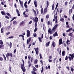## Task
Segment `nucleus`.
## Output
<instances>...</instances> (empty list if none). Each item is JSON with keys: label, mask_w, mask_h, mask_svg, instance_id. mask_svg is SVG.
Returning <instances> with one entry per match:
<instances>
[{"label": "nucleus", "mask_w": 74, "mask_h": 74, "mask_svg": "<svg viewBox=\"0 0 74 74\" xmlns=\"http://www.w3.org/2000/svg\"><path fill=\"white\" fill-rule=\"evenodd\" d=\"M49 18V15L47 14L46 16V18L47 19H48Z\"/></svg>", "instance_id": "c85d7f7f"}, {"label": "nucleus", "mask_w": 74, "mask_h": 74, "mask_svg": "<svg viewBox=\"0 0 74 74\" xmlns=\"http://www.w3.org/2000/svg\"><path fill=\"white\" fill-rule=\"evenodd\" d=\"M2 60H3V58L2 57H0V61H2Z\"/></svg>", "instance_id": "a19ab883"}, {"label": "nucleus", "mask_w": 74, "mask_h": 74, "mask_svg": "<svg viewBox=\"0 0 74 74\" xmlns=\"http://www.w3.org/2000/svg\"><path fill=\"white\" fill-rule=\"evenodd\" d=\"M10 56V53H7L6 55V56L7 58H8V57Z\"/></svg>", "instance_id": "aec40b11"}, {"label": "nucleus", "mask_w": 74, "mask_h": 74, "mask_svg": "<svg viewBox=\"0 0 74 74\" xmlns=\"http://www.w3.org/2000/svg\"><path fill=\"white\" fill-rule=\"evenodd\" d=\"M73 32H72V33H71L69 34H68V36H70L71 37H72L73 36Z\"/></svg>", "instance_id": "6ab92c4d"}, {"label": "nucleus", "mask_w": 74, "mask_h": 74, "mask_svg": "<svg viewBox=\"0 0 74 74\" xmlns=\"http://www.w3.org/2000/svg\"><path fill=\"white\" fill-rule=\"evenodd\" d=\"M50 43V42H48L47 43L46 45V47H48V46H49V45Z\"/></svg>", "instance_id": "393cba45"}, {"label": "nucleus", "mask_w": 74, "mask_h": 74, "mask_svg": "<svg viewBox=\"0 0 74 74\" xmlns=\"http://www.w3.org/2000/svg\"><path fill=\"white\" fill-rule=\"evenodd\" d=\"M59 25L58 24H56L54 27L53 28L51 29V28H49L48 30V32L50 33V34H53L54 32L56 30V29H57V27Z\"/></svg>", "instance_id": "f257e3e1"}, {"label": "nucleus", "mask_w": 74, "mask_h": 74, "mask_svg": "<svg viewBox=\"0 0 74 74\" xmlns=\"http://www.w3.org/2000/svg\"><path fill=\"white\" fill-rule=\"evenodd\" d=\"M27 36L28 37H29V36H30V31L29 30H27Z\"/></svg>", "instance_id": "20e7f679"}, {"label": "nucleus", "mask_w": 74, "mask_h": 74, "mask_svg": "<svg viewBox=\"0 0 74 74\" xmlns=\"http://www.w3.org/2000/svg\"><path fill=\"white\" fill-rule=\"evenodd\" d=\"M67 59H68V57L66 56L65 58V60H67Z\"/></svg>", "instance_id": "603ef678"}, {"label": "nucleus", "mask_w": 74, "mask_h": 74, "mask_svg": "<svg viewBox=\"0 0 74 74\" xmlns=\"http://www.w3.org/2000/svg\"><path fill=\"white\" fill-rule=\"evenodd\" d=\"M25 23L24 21H22L20 23V25L21 26H25Z\"/></svg>", "instance_id": "39448f33"}, {"label": "nucleus", "mask_w": 74, "mask_h": 74, "mask_svg": "<svg viewBox=\"0 0 74 74\" xmlns=\"http://www.w3.org/2000/svg\"><path fill=\"white\" fill-rule=\"evenodd\" d=\"M37 22H36L35 24V27H37Z\"/></svg>", "instance_id": "72a5a7b5"}, {"label": "nucleus", "mask_w": 74, "mask_h": 74, "mask_svg": "<svg viewBox=\"0 0 74 74\" xmlns=\"http://www.w3.org/2000/svg\"><path fill=\"white\" fill-rule=\"evenodd\" d=\"M37 62H38V60H37L36 59L35 60L34 62V64H37Z\"/></svg>", "instance_id": "cd10ccee"}, {"label": "nucleus", "mask_w": 74, "mask_h": 74, "mask_svg": "<svg viewBox=\"0 0 74 74\" xmlns=\"http://www.w3.org/2000/svg\"><path fill=\"white\" fill-rule=\"evenodd\" d=\"M32 11L33 12H34V15L36 16H37V12H36V11H35L34 9H32Z\"/></svg>", "instance_id": "ddd939ff"}, {"label": "nucleus", "mask_w": 74, "mask_h": 74, "mask_svg": "<svg viewBox=\"0 0 74 74\" xmlns=\"http://www.w3.org/2000/svg\"><path fill=\"white\" fill-rule=\"evenodd\" d=\"M4 30V28H3V27H2L1 28V33H3V30Z\"/></svg>", "instance_id": "4be33fe9"}, {"label": "nucleus", "mask_w": 74, "mask_h": 74, "mask_svg": "<svg viewBox=\"0 0 74 74\" xmlns=\"http://www.w3.org/2000/svg\"><path fill=\"white\" fill-rule=\"evenodd\" d=\"M51 22V21H49L47 22V24L48 25H50V23Z\"/></svg>", "instance_id": "de8ad7c7"}, {"label": "nucleus", "mask_w": 74, "mask_h": 74, "mask_svg": "<svg viewBox=\"0 0 74 74\" xmlns=\"http://www.w3.org/2000/svg\"><path fill=\"white\" fill-rule=\"evenodd\" d=\"M55 23H56V24L57 23H58V19H56V21H55Z\"/></svg>", "instance_id": "e2e57ef3"}, {"label": "nucleus", "mask_w": 74, "mask_h": 74, "mask_svg": "<svg viewBox=\"0 0 74 74\" xmlns=\"http://www.w3.org/2000/svg\"><path fill=\"white\" fill-rule=\"evenodd\" d=\"M39 56L40 59H41L42 58V56L41 55V54H40Z\"/></svg>", "instance_id": "5fc2aeb1"}, {"label": "nucleus", "mask_w": 74, "mask_h": 74, "mask_svg": "<svg viewBox=\"0 0 74 74\" xmlns=\"http://www.w3.org/2000/svg\"><path fill=\"white\" fill-rule=\"evenodd\" d=\"M10 47H12V43L11 42H10Z\"/></svg>", "instance_id": "052dcab7"}, {"label": "nucleus", "mask_w": 74, "mask_h": 74, "mask_svg": "<svg viewBox=\"0 0 74 74\" xmlns=\"http://www.w3.org/2000/svg\"><path fill=\"white\" fill-rule=\"evenodd\" d=\"M13 25H16V24H17V22L15 20L13 22Z\"/></svg>", "instance_id": "dca6fc26"}, {"label": "nucleus", "mask_w": 74, "mask_h": 74, "mask_svg": "<svg viewBox=\"0 0 74 74\" xmlns=\"http://www.w3.org/2000/svg\"><path fill=\"white\" fill-rule=\"evenodd\" d=\"M62 39H60L59 40V45H60V44H62Z\"/></svg>", "instance_id": "9b49d317"}, {"label": "nucleus", "mask_w": 74, "mask_h": 74, "mask_svg": "<svg viewBox=\"0 0 74 74\" xmlns=\"http://www.w3.org/2000/svg\"><path fill=\"white\" fill-rule=\"evenodd\" d=\"M68 3V2L67 1L64 4L65 6H67V3Z\"/></svg>", "instance_id": "473e14b6"}, {"label": "nucleus", "mask_w": 74, "mask_h": 74, "mask_svg": "<svg viewBox=\"0 0 74 74\" xmlns=\"http://www.w3.org/2000/svg\"><path fill=\"white\" fill-rule=\"evenodd\" d=\"M53 36L54 37H55V36H58V34L57 32H55V34H53Z\"/></svg>", "instance_id": "f8f14e48"}, {"label": "nucleus", "mask_w": 74, "mask_h": 74, "mask_svg": "<svg viewBox=\"0 0 74 74\" xmlns=\"http://www.w3.org/2000/svg\"><path fill=\"white\" fill-rule=\"evenodd\" d=\"M49 39L50 40H52V37L51 36H50L49 37Z\"/></svg>", "instance_id": "338daca9"}, {"label": "nucleus", "mask_w": 74, "mask_h": 74, "mask_svg": "<svg viewBox=\"0 0 74 74\" xmlns=\"http://www.w3.org/2000/svg\"><path fill=\"white\" fill-rule=\"evenodd\" d=\"M33 57H32L31 59V62H33Z\"/></svg>", "instance_id": "49530a36"}, {"label": "nucleus", "mask_w": 74, "mask_h": 74, "mask_svg": "<svg viewBox=\"0 0 74 74\" xmlns=\"http://www.w3.org/2000/svg\"><path fill=\"white\" fill-rule=\"evenodd\" d=\"M34 4L35 7H37V1H36V0H35V1L34 2Z\"/></svg>", "instance_id": "9d476101"}, {"label": "nucleus", "mask_w": 74, "mask_h": 74, "mask_svg": "<svg viewBox=\"0 0 74 74\" xmlns=\"http://www.w3.org/2000/svg\"><path fill=\"white\" fill-rule=\"evenodd\" d=\"M52 45L53 47H55L56 45L55 44V42H53L52 43Z\"/></svg>", "instance_id": "bb28decb"}, {"label": "nucleus", "mask_w": 74, "mask_h": 74, "mask_svg": "<svg viewBox=\"0 0 74 74\" xmlns=\"http://www.w3.org/2000/svg\"><path fill=\"white\" fill-rule=\"evenodd\" d=\"M14 38V36H12L8 37V38Z\"/></svg>", "instance_id": "8fccbe9b"}, {"label": "nucleus", "mask_w": 74, "mask_h": 74, "mask_svg": "<svg viewBox=\"0 0 74 74\" xmlns=\"http://www.w3.org/2000/svg\"><path fill=\"white\" fill-rule=\"evenodd\" d=\"M31 38H28L27 40H28V41L29 42H30V41H31Z\"/></svg>", "instance_id": "f704fd0d"}, {"label": "nucleus", "mask_w": 74, "mask_h": 74, "mask_svg": "<svg viewBox=\"0 0 74 74\" xmlns=\"http://www.w3.org/2000/svg\"><path fill=\"white\" fill-rule=\"evenodd\" d=\"M33 70L34 71H37V69H36V67H34Z\"/></svg>", "instance_id": "58836bf2"}, {"label": "nucleus", "mask_w": 74, "mask_h": 74, "mask_svg": "<svg viewBox=\"0 0 74 74\" xmlns=\"http://www.w3.org/2000/svg\"><path fill=\"white\" fill-rule=\"evenodd\" d=\"M25 11V12H29V9L27 8L26 9Z\"/></svg>", "instance_id": "13d9d810"}, {"label": "nucleus", "mask_w": 74, "mask_h": 74, "mask_svg": "<svg viewBox=\"0 0 74 74\" xmlns=\"http://www.w3.org/2000/svg\"><path fill=\"white\" fill-rule=\"evenodd\" d=\"M10 34V32H8L6 34V36H8V34Z\"/></svg>", "instance_id": "6e6d98bb"}, {"label": "nucleus", "mask_w": 74, "mask_h": 74, "mask_svg": "<svg viewBox=\"0 0 74 74\" xmlns=\"http://www.w3.org/2000/svg\"><path fill=\"white\" fill-rule=\"evenodd\" d=\"M65 53V51H62V56H64L65 55V54H64Z\"/></svg>", "instance_id": "c756f323"}, {"label": "nucleus", "mask_w": 74, "mask_h": 74, "mask_svg": "<svg viewBox=\"0 0 74 74\" xmlns=\"http://www.w3.org/2000/svg\"><path fill=\"white\" fill-rule=\"evenodd\" d=\"M1 14H2V15H6L4 11H1Z\"/></svg>", "instance_id": "2eb2a0df"}, {"label": "nucleus", "mask_w": 74, "mask_h": 74, "mask_svg": "<svg viewBox=\"0 0 74 74\" xmlns=\"http://www.w3.org/2000/svg\"><path fill=\"white\" fill-rule=\"evenodd\" d=\"M63 36H64V37H66V34H65L64 33H63Z\"/></svg>", "instance_id": "680f3d73"}, {"label": "nucleus", "mask_w": 74, "mask_h": 74, "mask_svg": "<svg viewBox=\"0 0 74 74\" xmlns=\"http://www.w3.org/2000/svg\"><path fill=\"white\" fill-rule=\"evenodd\" d=\"M42 69L41 71V73H42V72H43V71H44V69H43V67H42Z\"/></svg>", "instance_id": "37998d69"}, {"label": "nucleus", "mask_w": 74, "mask_h": 74, "mask_svg": "<svg viewBox=\"0 0 74 74\" xmlns=\"http://www.w3.org/2000/svg\"><path fill=\"white\" fill-rule=\"evenodd\" d=\"M41 14H43V8H41Z\"/></svg>", "instance_id": "ea45409f"}, {"label": "nucleus", "mask_w": 74, "mask_h": 74, "mask_svg": "<svg viewBox=\"0 0 74 74\" xmlns=\"http://www.w3.org/2000/svg\"><path fill=\"white\" fill-rule=\"evenodd\" d=\"M70 41L69 40H67L66 42V43L68 45L70 44Z\"/></svg>", "instance_id": "412c9836"}, {"label": "nucleus", "mask_w": 74, "mask_h": 74, "mask_svg": "<svg viewBox=\"0 0 74 74\" xmlns=\"http://www.w3.org/2000/svg\"><path fill=\"white\" fill-rule=\"evenodd\" d=\"M71 71L72 72H73V71H74V69H73V68L71 67Z\"/></svg>", "instance_id": "a18cd8bd"}, {"label": "nucleus", "mask_w": 74, "mask_h": 74, "mask_svg": "<svg viewBox=\"0 0 74 74\" xmlns=\"http://www.w3.org/2000/svg\"><path fill=\"white\" fill-rule=\"evenodd\" d=\"M0 48L1 49H4V47H0Z\"/></svg>", "instance_id": "c03bdc74"}, {"label": "nucleus", "mask_w": 74, "mask_h": 74, "mask_svg": "<svg viewBox=\"0 0 74 74\" xmlns=\"http://www.w3.org/2000/svg\"><path fill=\"white\" fill-rule=\"evenodd\" d=\"M15 19H16V17H13L10 21V22H12Z\"/></svg>", "instance_id": "5701e85b"}, {"label": "nucleus", "mask_w": 74, "mask_h": 74, "mask_svg": "<svg viewBox=\"0 0 74 74\" xmlns=\"http://www.w3.org/2000/svg\"><path fill=\"white\" fill-rule=\"evenodd\" d=\"M38 38L39 39V41H40V42H42V40H41V39H42V38H41L40 37H38Z\"/></svg>", "instance_id": "2f4dec72"}, {"label": "nucleus", "mask_w": 74, "mask_h": 74, "mask_svg": "<svg viewBox=\"0 0 74 74\" xmlns=\"http://www.w3.org/2000/svg\"><path fill=\"white\" fill-rule=\"evenodd\" d=\"M68 57V58L69 59L70 61H71V60H73L74 59V55L73 54H69Z\"/></svg>", "instance_id": "f03ea898"}, {"label": "nucleus", "mask_w": 74, "mask_h": 74, "mask_svg": "<svg viewBox=\"0 0 74 74\" xmlns=\"http://www.w3.org/2000/svg\"><path fill=\"white\" fill-rule=\"evenodd\" d=\"M22 61L23 62V64H22L21 66H24V61L23 59H22Z\"/></svg>", "instance_id": "c9c22d12"}, {"label": "nucleus", "mask_w": 74, "mask_h": 74, "mask_svg": "<svg viewBox=\"0 0 74 74\" xmlns=\"http://www.w3.org/2000/svg\"><path fill=\"white\" fill-rule=\"evenodd\" d=\"M72 19L73 21H74V14H73V15L72 17Z\"/></svg>", "instance_id": "774afa93"}, {"label": "nucleus", "mask_w": 74, "mask_h": 74, "mask_svg": "<svg viewBox=\"0 0 74 74\" xmlns=\"http://www.w3.org/2000/svg\"><path fill=\"white\" fill-rule=\"evenodd\" d=\"M34 49L36 51V54L38 55V48H37L36 49L34 48Z\"/></svg>", "instance_id": "0eeeda50"}, {"label": "nucleus", "mask_w": 74, "mask_h": 74, "mask_svg": "<svg viewBox=\"0 0 74 74\" xmlns=\"http://www.w3.org/2000/svg\"><path fill=\"white\" fill-rule=\"evenodd\" d=\"M21 68L22 69L23 72H25V71H26V69H25V66H24L21 65Z\"/></svg>", "instance_id": "423d86ee"}, {"label": "nucleus", "mask_w": 74, "mask_h": 74, "mask_svg": "<svg viewBox=\"0 0 74 74\" xmlns=\"http://www.w3.org/2000/svg\"><path fill=\"white\" fill-rule=\"evenodd\" d=\"M48 8L47 7L45 8L44 10L43 14L45 15V13H47L48 12Z\"/></svg>", "instance_id": "7ed1b4c3"}, {"label": "nucleus", "mask_w": 74, "mask_h": 74, "mask_svg": "<svg viewBox=\"0 0 74 74\" xmlns=\"http://www.w3.org/2000/svg\"><path fill=\"white\" fill-rule=\"evenodd\" d=\"M32 21H30L29 22V23H28L29 24V25H30V24H31V23H32Z\"/></svg>", "instance_id": "0e129e2a"}, {"label": "nucleus", "mask_w": 74, "mask_h": 74, "mask_svg": "<svg viewBox=\"0 0 74 74\" xmlns=\"http://www.w3.org/2000/svg\"><path fill=\"white\" fill-rule=\"evenodd\" d=\"M9 53L11 57V58H12V53Z\"/></svg>", "instance_id": "79ce46f5"}, {"label": "nucleus", "mask_w": 74, "mask_h": 74, "mask_svg": "<svg viewBox=\"0 0 74 74\" xmlns=\"http://www.w3.org/2000/svg\"><path fill=\"white\" fill-rule=\"evenodd\" d=\"M9 71H10L11 73H12V71H11V67H10L9 68Z\"/></svg>", "instance_id": "3c124183"}, {"label": "nucleus", "mask_w": 74, "mask_h": 74, "mask_svg": "<svg viewBox=\"0 0 74 74\" xmlns=\"http://www.w3.org/2000/svg\"><path fill=\"white\" fill-rule=\"evenodd\" d=\"M28 58L29 60H30V58H31V56H29Z\"/></svg>", "instance_id": "864d4df0"}, {"label": "nucleus", "mask_w": 74, "mask_h": 74, "mask_svg": "<svg viewBox=\"0 0 74 74\" xmlns=\"http://www.w3.org/2000/svg\"><path fill=\"white\" fill-rule=\"evenodd\" d=\"M32 74H37V73H36L35 72H34L33 71H32Z\"/></svg>", "instance_id": "09e8293b"}, {"label": "nucleus", "mask_w": 74, "mask_h": 74, "mask_svg": "<svg viewBox=\"0 0 74 74\" xmlns=\"http://www.w3.org/2000/svg\"><path fill=\"white\" fill-rule=\"evenodd\" d=\"M19 1L20 4L21 5L22 8H23V2L22 1H21V0H19Z\"/></svg>", "instance_id": "6e6552de"}, {"label": "nucleus", "mask_w": 74, "mask_h": 74, "mask_svg": "<svg viewBox=\"0 0 74 74\" xmlns=\"http://www.w3.org/2000/svg\"><path fill=\"white\" fill-rule=\"evenodd\" d=\"M6 15H8L9 17H10V18H11V14H10L9 13L7 12L6 13Z\"/></svg>", "instance_id": "f3484780"}, {"label": "nucleus", "mask_w": 74, "mask_h": 74, "mask_svg": "<svg viewBox=\"0 0 74 74\" xmlns=\"http://www.w3.org/2000/svg\"><path fill=\"white\" fill-rule=\"evenodd\" d=\"M46 3H47V6L48 7L49 6V2L48 1H47Z\"/></svg>", "instance_id": "7c9ffc66"}, {"label": "nucleus", "mask_w": 74, "mask_h": 74, "mask_svg": "<svg viewBox=\"0 0 74 74\" xmlns=\"http://www.w3.org/2000/svg\"><path fill=\"white\" fill-rule=\"evenodd\" d=\"M16 12L17 14H18L19 13V11L18 9H16Z\"/></svg>", "instance_id": "4c0bfd02"}, {"label": "nucleus", "mask_w": 74, "mask_h": 74, "mask_svg": "<svg viewBox=\"0 0 74 74\" xmlns=\"http://www.w3.org/2000/svg\"><path fill=\"white\" fill-rule=\"evenodd\" d=\"M72 12H73V9H69V15H70V14H71V13H72Z\"/></svg>", "instance_id": "4468645a"}, {"label": "nucleus", "mask_w": 74, "mask_h": 74, "mask_svg": "<svg viewBox=\"0 0 74 74\" xmlns=\"http://www.w3.org/2000/svg\"><path fill=\"white\" fill-rule=\"evenodd\" d=\"M24 15V17H25V18H27V17H28V16L27 15L25 14Z\"/></svg>", "instance_id": "bf43d9fd"}, {"label": "nucleus", "mask_w": 74, "mask_h": 74, "mask_svg": "<svg viewBox=\"0 0 74 74\" xmlns=\"http://www.w3.org/2000/svg\"><path fill=\"white\" fill-rule=\"evenodd\" d=\"M34 21L35 22H38V18L37 17H36L35 18V19H34Z\"/></svg>", "instance_id": "1a4fd4ad"}, {"label": "nucleus", "mask_w": 74, "mask_h": 74, "mask_svg": "<svg viewBox=\"0 0 74 74\" xmlns=\"http://www.w3.org/2000/svg\"><path fill=\"white\" fill-rule=\"evenodd\" d=\"M69 29L70 31H71V30H73V28L71 27V28H70Z\"/></svg>", "instance_id": "69168bd1"}, {"label": "nucleus", "mask_w": 74, "mask_h": 74, "mask_svg": "<svg viewBox=\"0 0 74 74\" xmlns=\"http://www.w3.org/2000/svg\"><path fill=\"white\" fill-rule=\"evenodd\" d=\"M34 37H37V34L36 33H35L34 34Z\"/></svg>", "instance_id": "4d7b16f0"}, {"label": "nucleus", "mask_w": 74, "mask_h": 74, "mask_svg": "<svg viewBox=\"0 0 74 74\" xmlns=\"http://www.w3.org/2000/svg\"><path fill=\"white\" fill-rule=\"evenodd\" d=\"M54 7H55V4H52V10H53H53H54Z\"/></svg>", "instance_id": "b1692460"}, {"label": "nucleus", "mask_w": 74, "mask_h": 74, "mask_svg": "<svg viewBox=\"0 0 74 74\" xmlns=\"http://www.w3.org/2000/svg\"><path fill=\"white\" fill-rule=\"evenodd\" d=\"M28 62L29 64V67H31V66H32V63H30V60L28 61Z\"/></svg>", "instance_id": "a211bd4d"}, {"label": "nucleus", "mask_w": 74, "mask_h": 74, "mask_svg": "<svg viewBox=\"0 0 74 74\" xmlns=\"http://www.w3.org/2000/svg\"><path fill=\"white\" fill-rule=\"evenodd\" d=\"M37 27H35V29L34 30V32H36V31H37Z\"/></svg>", "instance_id": "e433bc0d"}, {"label": "nucleus", "mask_w": 74, "mask_h": 74, "mask_svg": "<svg viewBox=\"0 0 74 74\" xmlns=\"http://www.w3.org/2000/svg\"><path fill=\"white\" fill-rule=\"evenodd\" d=\"M60 21H61V22H64V18H61L60 19Z\"/></svg>", "instance_id": "a878e982"}]
</instances>
